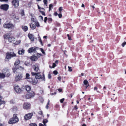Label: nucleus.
Instances as JSON below:
<instances>
[{
    "label": "nucleus",
    "instance_id": "1",
    "mask_svg": "<svg viewBox=\"0 0 126 126\" xmlns=\"http://www.w3.org/2000/svg\"><path fill=\"white\" fill-rule=\"evenodd\" d=\"M20 63V61L18 60H17L14 63V65L15 66L13 68V72L14 73H15V72L16 71L18 72L20 70L22 69L23 70V68H21V67L19 68H18V64H19Z\"/></svg>",
    "mask_w": 126,
    "mask_h": 126
},
{
    "label": "nucleus",
    "instance_id": "2",
    "mask_svg": "<svg viewBox=\"0 0 126 126\" xmlns=\"http://www.w3.org/2000/svg\"><path fill=\"white\" fill-rule=\"evenodd\" d=\"M4 37V39H7L10 42H13L15 41V38L12 36L10 33L6 34Z\"/></svg>",
    "mask_w": 126,
    "mask_h": 126
},
{
    "label": "nucleus",
    "instance_id": "3",
    "mask_svg": "<svg viewBox=\"0 0 126 126\" xmlns=\"http://www.w3.org/2000/svg\"><path fill=\"white\" fill-rule=\"evenodd\" d=\"M18 121L19 119L17 117V115L16 114H14L13 115V117L10 119L8 123L9 124H14Z\"/></svg>",
    "mask_w": 126,
    "mask_h": 126
},
{
    "label": "nucleus",
    "instance_id": "4",
    "mask_svg": "<svg viewBox=\"0 0 126 126\" xmlns=\"http://www.w3.org/2000/svg\"><path fill=\"white\" fill-rule=\"evenodd\" d=\"M39 73H36L34 72H32V74L33 76H35V78L37 79H41L42 81H45V78L44 74L43 75V76L42 77L41 75L39 74Z\"/></svg>",
    "mask_w": 126,
    "mask_h": 126
},
{
    "label": "nucleus",
    "instance_id": "5",
    "mask_svg": "<svg viewBox=\"0 0 126 126\" xmlns=\"http://www.w3.org/2000/svg\"><path fill=\"white\" fill-rule=\"evenodd\" d=\"M35 94V93L34 92H29L25 96V97L27 99H29L34 97Z\"/></svg>",
    "mask_w": 126,
    "mask_h": 126
},
{
    "label": "nucleus",
    "instance_id": "6",
    "mask_svg": "<svg viewBox=\"0 0 126 126\" xmlns=\"http://www.w3.org/2000/svg\"><path fill=\"white\" fill-rule=\"evenodd\" d=\"M6 57L5 59V61H6V59H10L12 57L16 56V54L14 53V52L12 53L8 52L6 53Z\"/></svg>",
    "mask_w": 126,
    "mask_h": 126
},
{
    "label": "nucleus",
    "instance_id": "7",
    "mask_svg": "<svg viewBox=\"0 0 126 126\" xmlns=\"http://www.w3.org/2000/svg\"><path fill=\"white\" fill-rule=\"evenodd\" d=\"M3 27L5 28L12 29L13 28L14 26L13 24L10 23H6L4 24Z\"/></svg>",
    "mask_w": 126,
    "mask_h": 126
},
{
    "label": "nucleus",
    "instance_id": "8",
    "mask_svg": "<svg viewBox=\"0 0 126 126\" xmlns=\"http://www.w3.org/2000/svg\"><path fill=\"white\" fill-rule=\"evenodd\" d=\"M38 82V80L35 78H31V79L29 80V82L32 84L33 85H35Z\"/></svg>",
    "mask_w": 126,
    "mask_h": 126
},
{
    "label": "nucleus",
    "instance_id": "9",
    "mask_svg": "<svg viewBox=\"0 0 126 126\" xmlns=\"http://www.w3.org/2000/svg\"><path fill=\"white\" fill-rule=\"evenodd\" d=\"M2 72L6 77H8L10 75V74L9 71L6 68L3 69L2 70Z\"/></svg>",
    "mask_w": 126,
    "mask_h": 126
},
{
    "label": "nucleus",
    "instance_id": "10",
    "mask_svg": "<svg viewBox=\"0 0 126 126\" xmlns=\"http://www.w3.org/2000/svg\"><path fill=\"white\" fill-rule=\"evenodd\" d=\"M33 114L31 113H29L26 114L24 116V119L26 120H28L31 119L32 116Z\"/></svg>",
    "mask_w": 126,
    "mask_h": 126
},
{
    "label": "nucleus",
    "instance_id": "11",
    "mask_svg": "<svg viewBox=\"0 0 126 126\" xmlns=\"http://www.w3.org/2000/svg\"><path fill=\"white\" fill-rule=\"evenodd\" d=\"M22 76L21 74H19L17 76H16L15 78V81H17L22 79Z\"/></svg>",
    "mask_w": 126,
    "mask_h": 126
},
{
    "label": "nucleus",
    "instance_id": "12",
    "mask_svg": "<svg viewBox=\"0 0 126 126\" xmlns=\"http://www.w3.org/2000/svg\"><path fill=\"white\" fill-rule=\"evenodd\" d=\"M0 8L4 10L7 11L9 8V5L7 4H3L1 5Z\"/></svg>",
    "mask_w": 126,
    "mask_h": 126
},
{
    "label": "nucleus",
    "instance_id": "13",
    "mask_svg": "<svg viewBox=\"0 0 126 126\" xmlns=\"http://www.w3.org/2000/svg\"><path fill=\"white\" fill-rule=\"evenodd\" d=\"M14 89L15 91L17 93H19L21 91V89L19 86L17 85H14Z\"/></svg>",
    "mask_w": 126,
    "mask_h": 126
},
{
    "label": "nucleus",
    "instance_id": "14",
    "mask_svg": "<svg viewBox=\"0 0 126 126\" xmlns=\"http://www.w3.org/2000/svg\"><path fill=\"white\" fill-rule=\"evenodd\" d=\"M30 108V104L28 103H25L23 104V108L25 109H28Z\"/></svg>",
    "mask_w": 126,
    "mask_h": 126
},
{
    "label": "nucleus",
    "instance_id": "15",
    "mask_svg": "<svg viewBox=\"0 0 126 126\" xmlns=\"http://www.w3.org/2000/svg\"><path fill=\"white\" fill-rule=\"evenodd\" d=\"M12 18L14 19V21L16 22H19V18L18 17H16L14 15L12 16Z\"/></svg>",
    "mask_w": 126,
    "mask_h": 126
},
{
    "label": "nucleus",
    "instance_id": "16",
    "mask_svg": "<svg viewBox=\"0 0 126 126\" xmlns=\"http://www.w3.org/2000/svg\"><path fill=\"white\" fill-rule=\"evenodd\" d=\"M28 36L31 41H34V35L32 34L29 33L28 34Z\"/></svg>",
    "mask_w": 126,
    "mask_h": 126
},
{
    "label": "nucleus",
    "instance_id": "17",
    "mask_svg": "<svg viewBox=\"0 0 126 126\" xmlns=\"http://www.w3.org/2000/svg\"><path fill=\"white\" fill-rule=\"evenodd\" d=\"M36 49L35 48L32 47L29 48L28 50V52L29 53H31L33 52Z\"/></svg>",
    "mask_w": 126,
    "mask_h": 126
},
{
    "label": "nucleus",
    "instance_id": "18",
    "mask_svg": "<svg viewBox=\"0 0 126 126\" xmlns=\"http://www.w3.org/2000/svg\"><path fill=\"white\" fill-rule=\"evenodd\" d=\"M30 59L32 61H35L37 60L38 58L37 56H33L31 57Z\"/></svg>",
    "mask_w": 126,
    "mask_h": 126
},
{
    "label": "nucleus",
    "instance_id": "19",
    "mask_svg": "<svg viewBox=\"0 0 126 126\" xmlns=\"http://www.w3.org/2000/svg\"><path fill=\"white\" fill-rule=\"evenodd\" d=\"M33 68L34 70L36 72H37L39 69L38 66L36 65H35L33 66Z\"/></svg>",
    "mask_w": 126,
    "mask_h": 126
},
{
    "label": "nucleus",
    "instance_id": "20",
    "mask_svg": "<svg viewBox=\"0 0 126 126\" xmlns=\"http://www.w3.org/2000/svg\"><path fill=\"white\" fill-rule=\"evenodd\" d=\"M29 26L31 28L32 30H34L36 28V26L32 23H30L29 24Z\"/></svg>",
    "mask_w": 126,
    "mask_h": 126
},
{
    "label": "nucleus",
    "instance_id": "21",
    "mask_svg": "<svg viewBox=\"0 0 126 126\" xmlns=\"http://www.w3.org/2000/svg\"><path fill=\"white\" fill-rule=\"evenodd\" d=\"M21 28L23 31L25 32L26 31L28 30L27 27L25 26H22Z\"/></svg>",
    "mask_w": 126,
    "mask_h": 126
},
{
    "label": "nucleus",
    "instance_id": "22",
    "mask_svg": "<svg viewBox=\"0 0 126 126\" xmlns=\"http://www.w3.org/2000/svg\"><path fill=\"white\" fill-rule=\"evenodd\" d=\"M2 97L0 95V105H1L2 104H5V102L4 101L2 100Z\"/></svg>",
    "mask_w": 126,
    "mask_h": 126
},
{
    "label": "nucleus",
    "instance_id": "23",
    "mask_svg": "<svg viewBox=\"0 0 126 126\" xmlns=\"http://www.w3.org/2000/svg\"><path fill=\"white\" fill-rule=\"evenodd\" d=\"M31 87L28 85L26 86L25 87V89L27 91H30L31 89Z\"/></svg>",
    "mask_w": 126,
    "mask_h": 126
},
{
    "label": "nucleus",
    "instance_id": "24",
    "mask_svg": "<svg viewBox=\"0 0 126 126\" xmlns=\"http://www.w3.org/2000/svg\"><path fill=\"white\" fill-rule=\"evenodd\" d=\"M30 75L28 73L26 74V78L25 79H27L28 81L29 82V80L30 79H31V78L29 77Z\"/></svg>",
    "mask_w": 126,
    "mask_h": 126
},
{
    "label": "nucleus",
    "instance_id": "25",
    "mask_svg": "<svg viewBox=\"0 0 126 126\" xmlns=\"http://www.w3.org/2000/svg\"><path fill=\"white\" fill-rule=\"evenodd\" d=\"M49 1H50V0H48ZM47 0H43V2L44 4V5L45 6V7L47 8Z\"/></svg>",
    "mask_w": 126,
    "mask_h": 126
},
{
    "label": "nucleus",
    "instance_id": "26",
    "mask_svg": "<svg viewBox=\"0 0 126 126\" xmlns=\"http://www.w3.org/2000/svg\"><path fill=\"white\" fill-rule=\"evenodd\" d=\"M48 122V120L47 119H44L43 120V123L44 124V125L45 126H46V123H47Z\"/></svg>",
    "mask_w": 126,
    "mask_h": 126
},
{
    "label": "nucleus",
    "instance_id": "27",
    "mask_svg": "<svg viewBox=\"0 0 126 126\" xmlns=\"http://www.w3.org/2000/svg\"><path fill=\"white\" fill-rule=\"evenodd\" d=\"M31 21L32 22L34 23L37 21L36 18L35 16L33 17H31Z\"/></svg>",
    "mask_w": 126,
    "mask_h": 126
},
{
    "label": "nucleus",
    "instance_id": "28",
    "mask_svg": "<svg viewBox=\"0 0 126 126\" xmlns=\"http://www.w3.org/2000/svg\"><path fill=\"white\" fill-rule=\"evenodd\" d=\"M24 53V50L23 49L18 51V53L19 54H22Z\"/></svg>",
    "mask_w": 126,
    "mask_h": 126
},
{
    "label": "nucleus",
    "instance_id": "29",
    "mask_svg": "<svg viewBox=\"0 0 126 126\" xmlns=\"http://www.w3.org/2000/svg\"><path fill=\"white\" fill-rule=\"evenodd\" d=\"M5 75V74L3 73H0V78H4Z\"/></svg>",
    "mask_w": 126,
    "mask_h": 126
},
{
    "label": "nucleus",
    "instance_id": "30",
    "mask_svg": "<svg viewBox=\"0 0 126 126\" xmlns=\"http://www.w3.org/2000/svg\"><path fill=\"white\" fill-rule=\"evenodd\" d=\"M21 42V40L16 41L14 44L15 45H17L19 44Z\"/></svg>",
    "mask_w": 126,
    "mask_h": 126
},
{
    "label": "nucleus",
    "instance_id": "31",
    "mask_svg": "<svg viewBox=\"0 0 126 126\" xmlns=\"http://www.w3.org/2000/svg\"><path fill=\"white\" fill-rule=\"evenodd\" d=\"M36 27V26L37 27H39L40 26L39 23L38 21H37L34 23Z\"/></svg>",
    "mask_w": 126,
    "mask_h": 126
},
{
    "label": "nucleus",
    "instance_id": "32",
    "mask_svg": "<svg viewBox=\"0 0 126 126\" xmlns=\"http://www.w3.org/2000/svg\"><path fill=\"white\" fill-rule=\"evenodd\" d=\"M17 110V107L16 106H14L12 108V110L14 111H16Z\"/></svg>",
    "mask_w": 126,
    "mask_h": 126
},
{
    "label": "nucleus",
    "instance_id": "33",
    "mask_svg": "<svg viewBox=\"0 0 126 126\" xmlns=\"http://www.w3.org/2000/svg\"><path fill=\"white\" fill-rule=\"evenodd\" d=\"M94 91H96L98 93H100V92L99 90H98V88L97 87L95 86L94 88Z\"/></svg>",
    "mask_w": 126,
    "mask_h": 126
},
{
    "label": "nucleus",
    "instance_id": "34",
    "mask_svg": "<svg viewBox=\"0 0 126 126\" xmlns=\"http://www.w3.org/2000/svg\"><path fill=\"white\" fill-rule=\"evenodd\" d=\"M29 125L30 126H37V125L35 123L30 124Z\"/></svg>",
    "mask_w": 126,
    "mask_h": 126
},
{
    "label": "nucleus",
    "instance_id": "35",
    "mask_svg": "<svg viewBox=\"0 0 126 126\" xmlns=\"http://www.w3.org/2000/svg\"><path fill=\"white\" fill-rule=\"evenodd\" d=\"M53 5L52 4H50L49 5V11H50L51 10V8L53 7Z\"/></svg>",
    "mask_w": 126,
    "mask_h": 126
},
{
    "label": "nucleus",
    "instance_id": "36",
    "mask_svg": "<svg viewBox=\"0 0 126 126\" xmlns=\"http://www.w3.org/2000/svg\"><path fill=\"white\" fill-rule=\"evenodd\" d=\"M83 83L84 85H87L88 83V82L87 80H85L83 81Z\"/></svg>",
    "mask_w": 126,
    "mask_h": 126
},
{
    "label": "nucleus",
    "instance_id": "37",
    "mask_svg": "<svg viewBox=\"0 0 126 126\" xmlns=\"http://www.w3.org/2000/svg\"><path fill=\"white\" fill-rule=\"evenodd\" d=\"M39 41L40 42V43L41 45L42 46H43V44L42 43V41L40 37H39Z\"/></svg>",
    "mask_w": 126,
    "mask_h": 126
},
{
    "label": "nucleus",
    "instance_id": "38",
    "mask_svg": "<svg viewBox=\"0 0 126 126\" xmlns=\"http://www.w3.org/2000/svg\"><path fill=\"white\" fill-rule=\"evenodd\" d=\"M40 50L42 52V53L44 54H45V52L44 51V50L42 48H41L40 49Z\"/></svg>",
    "mask_w": 126,
    "mask_h": 126
},
{
    "label": "nucleus",
    "instance_id": "39",
    "mask_svg": "<svg viewBox=\"0 0 126 126\" xmlns=\"http://www.w3.org/2000/svg\"><path fill=\"white\" fill-rule=\"evenodd\" d=\"M62 10V7H60L59 8V10L60 11V13H61V11Z\"/></svg>",
    "mask_w": 126,
    "mask_h": 126
},
{
    "label": "nucleus",
    "instance_id": "40",
    "mask_svg": "<svg viewBox=\"0 0 126 126\" xmlns=\"http://www.w3.org/2000/svg\"><path fill=\"white\" fill-rule=\"evenodd\" d=\"M68 71L70 72H71L72 71V68L71 67H70L69 66H68Z\"/></svg>",
    "mask_w": 126,
    "mask_h": 126
},
{
    "label": "nucleus",
    "instance_id": "41",
    "mask_svg": "<svg viewBox=\"0 0 126 126\" xmlns=\"http://www.w3.org/2000/svg\"><path fill=\"white\" fill-rule=\"evenodd\" d=\"M126 44V42H123L122 44V47H124L125 45Z\"/></svg>",
    "mask_w": 126,
    "mask_h": 126
},
{
    "label": "nucleus",
    "instance_id": "42",
    "mask_svg": "<svg viewBox=\"0 0 126 126\" xmlns=\"http://www.w3.org/2000/svg\"><path fill=\"white\" fill-rule=\"evenodd\" d=\"M64 100V98H62L60 100V102L62 103L63 102Z\"/></svg>",
    "mask_w": 126,
    "mask_h": 126
},
{
    "label": "nucleus",
    "instance_id": "43",
    "mask_svg": "<svg viewBox=\"0 0 126 126\" xmlns=\"http://www.w3.org/2000/svg\"><path fill=\"white\" fill-rule=\"evenodd\" d=\"M53 73L54 74L56 75L58 73V72L56 70H55L53 71Z\"/></svg>",
    "mask_w": 126,
    "mask_h": 126
},
{
    "label": "nucleus",
    "instance_id": "44",
    "mask_svg": "<svg viewBox=\"0 0 126 126\" xmlns=\"http://www.w3.org/2000/svg\"><path fill=\"white\" fill-rule=\"evenodd\" d=\"M25 64L27 66H29L30 65V64L29 63H28L27 62H25Z\"/></svg>",
    "mask_w": 126,
    "mask_h": 126
},
{
    "label": "nucleus",
    "instance_id": "45",
    "mask_svg": "<svg viewBox=\"0 0 126 126\" xmlns=\"http://www.w3.org/2000/svg\"><path fill=\"white\" fill-rule=\"evenodd\" d=\"M30 16H31L32 17H33L35 16H34V15L32 13H30Z\"/></svg>",
    "mask_w": 126,
    "mask_h": 126
},
{
    "label": "nucleus",
    "instance_id": "46",
    "mask_svg": "<svg viewBox=\"0 0 126 126\" xmlns=\"http://www.w3.org/2000/svg\"><path fill=\"white\" fill-rule=\"evenodd\" d=\"M48 78L49 79L51 78V76L50 73H49L48 74Z\"/></svg>",
    "mask_w": 126,
    "mask_h": 126
},
{
    "label": "nucleus",
    "instance_id": "47",
    "mask_svg": "<svg viewBox=\"0 0 126 126\" xmlns=\"http://www.w3.org/2000/svg\"><path fill=\"white\" fill-rule=\"evenodd\" d=\"M58 16L60 18H61L62 17V15L61 13H60L58 14Z\"/></svg>",
    "mask_w": 126,
    "mask_h": 126
},
{
    "label": "nucleus",
    "instance_id": "48",
    "mask_svg": "<svg viewBox=\"0 0 126 126\" xmlns=\"http://www.w3.org/2000/svg\"><path fill=\"white\" fill-rule=\"evenodd\" d=\"M56 66V64L55 63H53L52 64L53 68H54Z\"/></svg>",
    "mask_w": 126,
    "mask_h": 126
},
{
    "label": "nucleus",
    "instance_id": "49",
    "mask_svg": "<svg viewBox=\"0 0 126 126\" xmlns=\"http://www.w3.org/2000/svg\"><path fill=\"white\" fill-rule=\"evenodd\" d=\"M47 17H45L44 21L45 23H46V21L47 20Z\"/></svg>",
    "mask_w": 126,
    "mask_h": 126
},
{
    "label": "nucleus",
    "instance_id": "50",
    "mask_svg": "<svg viewBox=\"0 0 126 126\" xmlns=\"http://www.w3.org/2000/svg\"><path fill=\"white\" fill-rule=\"evenodd\" d=\"M38 114L40 115H42L43 113L41 111H40L38 112Z\"/></svg>",
    "mask_w": 126,
    "mask_h": 126
},
{
    "label": "nucleus",
    "instance_id": "51",
    "mask_svg": "<svg viewBox=\"0 0 126 126\" xmlns=\"http://www.w3.org/2000/svg\"><path fill=\"white\" fill-rule=\"evenodd\" d=\"M39 17L40 18L41 20H43V17L41 16H39Z\"/></svg>",
    "mask_w": 126,
    "mask_h": 126
},
{
    "label": "nucleus",
    "instance_id": "52",
    "mask_svg": "<svg viewBox=\"0 0 126 126\" xmlns=\"http://www.w3.org/2000/svg\"><path fill=\"white\" fill-rule=\"evenodd\" d=\"M0 126H5L6 125L4 124H2V123L0 124Z\"/></svg>",
    "mask_w": 126,
    "mask_h": 126
},
{
    "label": "nucleus",
    "instance_id": "53",
    "mask_svg": "<svg viewBox=\"0 0 126 126\" xmlns=\"http://www.w3.org/2000/svg\"><path fill=\"white\" fill-rule=\"evenodd\" d=\"M8 0H0V1H1V2H2V1L6 2V1H8Z\"/></svg>",
    "mask_w": 126,
    "mask_h": 126
},
{
    "label": "nucleus",
    "instance_id": "54",
    "mask_svg": "<svg viewBox=\"0 0 126 126\" xmlns=\"http://www.w3.org/2000/svg\"><path fill=\"white\" fill-rule=\"evenodd\" d=\"M58 80L59 81H60L61 79V78L59 76V77H58Z\"/></svg>",
    "mask_w": 126,
    "mask_h": 126
},
{
    "label": "nucleus",
    "instance_id": "55",
    "mask_svg": "<svg viewBox=\"0 0 126 126\" xmlns=\"http://www.w3.org/2000/svg\"><path fill=\"white\" fill-rule=\"evenodd\" d=\"M42 12V15H44V16H45V12H43V11H42L41 12Z\"/></svg>",
    "mask_w": 126,
    "mask_h": 126
},
{
    "label": "nucleus",
    "instance_id": "56",
    "mask_svg": "<svg viewBox=\"0 0 126 126\" xmlns=\"http://www.w3.org/2000/svg\"><path fill=\"white\" fill-rule=\"evenodd\" d=\"M39 126H44V125L40 123L39 124Z\"/></svg>",
    "mask_w": 126,
    "mask_h": 126
},
{
    "label": "nucleus",
    "instance_id": "57",
    "mask_svg": "<svg viewBox=\"0 0 126 126\" xmlns=\"http://www.w3.org/2000/svg\"><path fill=\"white\" fill-rule=\"evenodd\" d=\"M56 94V92H55L54 93H51V95H53L54 94Z\"/></svg>",
    "mask_w": 126,
    "mask_h": 126
},
{
    "label": "nucleus",
    "instance_id": "58",
    "mask_svg": "<svg viewBox=\"0 0 126 126\" xmlns=\"http://www.w3.org/2000/svg\"><path fill=\"white\" fill-rule=\"evenodd\" d=\"M54 15L55 16H56L58 15V13L57 12H55L54 13Z\"/></svg>",
    "mask_w": 126,
    "mask_h": 126
},
{
    "label": "nucleus",
    "instance_id": "59",
    "mask_svg": "<svg viewBox=\"0 0 126 126\" xmlns=\"http://www.w3.org/2000/svg\"><path fill=\"white\" fill-rule=\"evenodd\" d=\"M43 38H44L46 39L47 38V36H44L43 37Z\"/></svg>",
    "mask_w": 126,
    "mask_h": 126
},
{
    "label": "nucleus",
    "instance_id": "60",
    "mask_svg": "<svg viewBox=\"0 0 126 126\" xmlns=\"http://www.w3.org/2000/svg\"><path fill=\"white\" fill-rule=\"evenodd\" d=\"M58 90L59 92H61L62 91V89H59Z\"/></svg>",
    "mask_w": 126,
    "mask_h": 126
},
{
    "label": "nucleus",
    "instance_id": "61",
    "mask_svg": "<svg viewBox=\"0 0 126 126\" xmlns=\"http://www.w3.org/2000/svg\"><path fill=\"white\" fill-rule=\"evenodd\" d=\"M40 92L41 94L43 93L44 92L43 91L41 90H40Z\"/></svg>",
    "mask_w": 126,
    "mask_h": 126
},
{
    "label": "nucleus",
    "instance_id": "62",
    "mask_svg": "<svg viewBox=\"0 0 126 126\" xmlns=\"http://www.w3.org/2000/svg\"><path fill=\"white\" fill-rule=\"evenodd\" d=\"M48 20L49 21H52V19L51 18H49L48 19Z\"/></svg>",
    "mask_w": 126,
    "mask_h": 126
},
{
    "label": "nucleus",
    "instance_id": "63",
    "mask_svg": "<svg viewBox=\"0 0 126 126\" xmlns=\"http://www.w3.org/2000/svg\"><path fill=\"white\" fill-rule=\"evenodd\" d=\"M55 62L56 63H58V60H56L55 61Z\"/></svg>",
    "mask_w": 126,
    "mask_h": 126
},
{
    "label": "nucleus",
    "instance_id": "64",
    "mask_svg": "<svg viewBox=\"0 0 126 126\" xmlns=\"http://www.w3.org/2000/svg\"><path fill=\"white\" fill-rule=\"evenodd\" d=\"M48 105H47L46 106V108L47 109H48Z\"/></svg>",
    "mask_w": 126,
    "mask_h": 126
}]
</instances>
